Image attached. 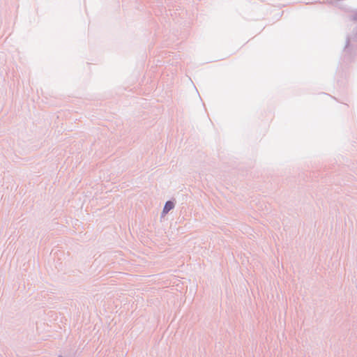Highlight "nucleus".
Returning a JSON list of instances; mask_svg holds the SVG:
<instances>
[{
    "mask_svg": "<svg viewBox=\"0 0 357 357\" xmlns=\"http://www.w3.org/2000/svg\"><path fill=\"white\" fill-rule=\"evenodd\" d=\"M174 205L173 202L170 201L167 202L163 208V213H167L171 209L174 208Z\"/></svg>",
    "mask_w": 357,
    "mask_h": 357,
    "instance_id": "obj_1",
    "label": "nucleus"
}]
</instances>
